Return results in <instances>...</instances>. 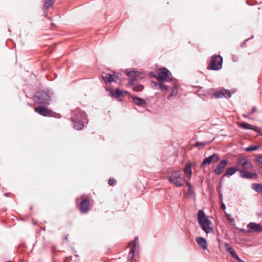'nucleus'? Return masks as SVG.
Segmentation results:
<instances>
[{
  "instance_id": "1",
  "label": "nucleus",
  "mask_w": 262,
  "mask_h": 262,
  "mask_svg": "<svg viewBox=\"0 0 262 262\" xmlns=\"http://www.w3.org/2000/svg\"><path fill=\"white\" fill-rule=\"evenodd\" d=\"M71 121L73 123L75 129L81 130L84 127V123H88V119L84 112L79 108H76L72 111Z\"/></svg>"
},
{
  "instance_id": "2",
  "label": "nucleus",
  "mask_w": 262,
  "mask_h": 262,
  "mask_svg": "<svg viewBox=\"0 0 262 262\" xmlns=\"http://www.w3.org/2000/svg\"><path fill=\"white\" fill-rule=\"evenodd\" d=\"M171 82L170 84H165V95L168 99L176 96L178 93L177 80L172 78L171 73L165 68V82Z\"/></svg>"
},
{
  "instance_id": "3",
  "label": "nucleus",
  "mask_w": 262,
  "mask_h": 262,
  "mask_svg": "<svg viewBox=\"0 0 262 262\" xmlns=\"http://www.w3.org/2000/svg\"><path fill=\"white\" fill-rule=\"evenodd\" d=\"M198 219L200 225L206 234L213 233V228L210 226L211 222L201 210L198 212Z\"/></svg>"
},
{
  "instance_id": "4",
  "label": "nucleus",
  "mask_w": 262,
  "mask_h": 262,
  "mask_svg": "<svg viewBox=\"0 0 262 262\" xmlns=\"http://www.w3.org/2000/svg\"><path fill=\"white\" fill-rule=\"evenodd\" d=\"M151 77H155L157 80V82L152 81L151 85L156 89L163 90L164 85L163 82L164 81V68H160L159 70L158 75H156L154 72L150 73Z\"/></svg>"
},
{
  "instance_id": "5",
  "label": "nucleus",
  "mask_w": 262,
  "mask_h": 262,
  "mask_svg": "<svg viewBox=\"0 0 262 262\" xmlns=\"http://www.w3.org/2000/svg\"><path fill=\"white\" fill-rule=\"evenodd\" d=\"M34 100L39 104L46 105L49 104L51 98L48 92L39 91L35 94Z\"/></svg>"
},
{
  "instance_id": "6",
  "label": "nucleus",
  "mask_w": 262,
  "mask_h": 262,
  "mask_svg": "<svg viewBox=\"0 0 262 262\" xmlns=\"http://www.w3.org/2000/svg\"><path fill=\"white\" fill-rule=\"evenodd\" d=\"M169 181L177 187L183 186L185 181L181 178L180 172L173 171L168 174L167 176Z\"/></svg>"
},
{
  "instance_id": "7",
  "label": "nucleus",
  "mask_w": 262,
  "mask_h": 262,
  "mask_svg": "<svg viewBox=\"0 0 262 262\" xmlns=\"http://www.w3.org/2000/svg\"><path fill=\"white\" fill-rule=\"evenodd\" d=\"M236 165L239 170H251L253 168L252 163L245 157H241L236 161Z\"/></svg>"
},
{
  "instance_id": "8",
  "label": "nucleus",
  "mask_w": 262,
  "mask_h": 262,
  "mask_svg": "<svg viewBox=\"0 0 262 262\" xmlns=\"http://www.w3.org/2000/svg\"><path fill=\"white\" fill-rule=\"evenodd\" d=\"M223 59L220 55L212 56L208 68L212 70H219L222 67Z\"/></svg>"
},
{
  "instance_id": "9",
  "label": "nucleus",
  "mask_w": 262,
  "mask_h": 262,
  "mask_svg": "<svg viewBox=\"0 0 262 262\" xmlns=\"http://www.w3.org/2000/svg\"><path fill=\"white\" fill-rule=\"evenodd\" d=\"M219 160L220 158L219 155L217 154H213L204 159L201 165V168H204L206 165H209L211 163H216Z\"/></svg>"
},
{
  "instance_id": "10",
  "label": "nucleus",
  "mask_w": 262,
  "mask_h": 262,
  "mask_svg": "<svg viewBox=\"0 0 262 262\" xmlns=\"http://www.w3.org/2000/svg\"><path fill=\"white\" fill-rule=\"evenodd\" d=\"M35 111L40 115L46 117H51L53 116L54 112L43 106H39L35 108Z\"/></svg>"
},
{
  "instance_id": "11",
  "label": "nucleus",
  "mask_w": 262,
  "mask_h": 262,
  "mask_svg": "<svg viewBox=\"0 0 262 262\" xmlns=\"http://www.w3.org/2000/svg\"><path fill=\"white\" fill-rule=\"evenodd\" d=\"M78 208L81 213H86L90 209V200L88 198L84 199L80 202Z\"/></svg>"
},
{
  "instance_id": "12",
  "label": "nucleus",
  "mask_w": 262,
  "mask_h": 262,
  "mask_svg": "<svg viewBox=\"0 0 262 262\" xmlns=\"http://www.w3.org/2000/svg\"><path fill=\"white\" fill-rule=\"evenodd\" d=\"M102 78L106 84L110 83L118 79L119 77L118 75H112L110 73H103Z\"/></svg>"
},
{
  "instance_id": "13",
  "label": "nucleus",
  "mask_w": 262,
  "mask_h": 262,
  "mask_svg": "<svg viewBox=\"0 0 262 262\" xmlns=\"http://www.w3.org/2000/svg\"><path fill=\"white\" fill-rule=\"evenodd\" d=\"M225 247L226 250L230 254V255L234 259L238 261V262H243V261L237 255L235 250L229 244L225 243Z\"/></svg>"
},
{
  "instance_id": "14",
  "label": "nucleus",
  "mask_w": 262,
  "mask_h": 262,
  "mask_svg": "<svg viewBox=\"0 0 262 262\" xmlns=\"http://www.w3.org/2000/svg\"><path fill=\"white\" fill-rule=\"evenodd\" d=\"M138 237H136L135 239L134 240L133 244H132L131 243H129V246H131V249L128 254V260H132L134 256L135 249L136 246L138 245Z\"/></svg>"
},
{
  "instance_id": "15",
  "label": "nucleus",
  "mask_w": 262,
  "mask_h": 262,
  "mask_svg": "<svg viewBox=\"0 0 262 262\" xmlns=\"http://www.w3.org/2000/svg\"><path fill=\"white\" fill-rule=\"evenodd\" d=\"M227 165V161L226 160H222L220 163L216 166L215 168L214 169V172L217 175L221 174L224 169H225L226 166Z\"/></svg>"
},
{
  "instance_id": "16",
  "label": "nucleus",
  "mask_w": 262,
  "mask_h": 262,
  "mask_svg": "<svg viewBox=\"0 0 262 262\" xmlns=\"http://www.w3.org/2000/svg\"><path fill=\"white\" fill-rule=\"evenodd\" d=\"M213 96L214 97L217 98L222 97L230 98L231 94L229 91L225 89H222L214 93L213 94Z\"/></svg>"
},
{
  "instance_id": "17",
  "label": "nucleus",
  "mask_w": 262,
  "mask_h": 262,
  "mask_svg": "<svg viewBox=\"0 0 262 262\" xmlns=\"http://www.w3.org/2000/svg\"><path fill=\"white\" fill-rule=\"evenodd\" d=\"M238 126L244 129H251L255 131L256 132L259 133L260 131V128L256 126L252 125L248 123L243 122L237 123Z\"/></svg>"
},
{
  "instance_id": "18",
  "label": "nucleus",
  "mask_w": 262,
  "mask_h": 262,
  "mask_svg": "<svg viewBox=\"0 0 262 262\" xmlns=\"http://www.w3.org/2000/svg\"><path fill=\"white\" fill-rule=\"evenodd\" d=\"M126 75L131 78L128 82V85H133L134 84V81L137 80V77L139 75L138 71H130L126 73Z\"/></svg>"
},
{
  "instance_id": "19",
  "label": "nucleus",
  "mask_w": 262,
  "mask_h": 262,
  "mask_svg": "<svg viewBox=\"0 0 262 262\" xmlns=\"http://www.w3.org/2000/svg\"><path fill=\"white\" fill-rule=\"evenodd\" d=\"M247 170H240V176L241 177L245 179H254L257 177V174L254 172H250L247 171Z\"/></svg>"
},
{
  "instance_id": "20",
  "label": "nucleus",
  "mask_w": 262,
  "mask_h": 262,
  "mask_svg": "<svg viewBox=\"0 0 262 262\" xmlns=\"http://www.w3.org/2000/svg\"><path fill=\"white\" fill-rule=\"evenodd\" d=\"M247 228L250 230L251 232H260L262 231V227L258 224L255 223H250L248 226Z\"/></svg>"
},
{
  "instance_id": "21",
  "label": "nucleus",
  "mask_w": 262,
  "mask_h": 262,
  "mask_svg": "<svg viewBox=\"0 0 262 262\" xmlns=\"http://www.w3.org/2000/svg\"><path fill=\"white\" fill-rule=\"evenodd\" d=\"M196 241L200 248L204 250L207 249V243L205 238L202 237H198L196 238Z\"/></svg>"
},
{
  "instance_id": "22",
  "label": "nucleus",
  "mask_w": 262,
  "mask_h": 262,
  "mask_svg": "<svg viewBox=\"0 0 262 262\" xmlns=\"http://www.w3.org/2000/svg\"><path fill=\"white\" fill-rule=\"evenodd\" d=\"M115 93L113 92V91H110V95L112 97H115L116 98H118L119 97H122L125 95L126 94L128 93L127 91H122L120 90L119 89H116Z\"/></svg>"
},
{
  "instance_id": "23",
  "label": "nucleus",
  "mask_w": 262,
  "mask_h": 262,
  "mask_svg": "<svg viewBox=\"0 0 262 262\" xmlns=\"http://www.w3.org/2000/svg\"><path fill=\"white\" fill-rule=\"evenodd\" d=\"M134 103L140 106L145 107L147 105L146 101L142 98L138 97H134L132 98Z\"/></svg>"
},
{
  "instance_id": "24",
  "label": "nucleus",
  "mask_w": 262,
  "mask_h": 262,
  "mask_svg": "<svg viewBox=\"0 0 262 262\" xmlns=\"http://www.w3.org/2000/svg\"><path fill=\"white\" fill-rule=\"evenodd\" d=\"M238 170H239V169L237 167H232L227 168L226 170V172L224 174V176H232V174L235 173L236 171Z\"/></svg>"
},
{
  "instance_id": "25",
  "label": "nucleus",
  "mask_w": 262,
  "mask_h": 262,
  "mask_svg": "<svg viewBox=\"0 0 262 262\" xmlns=\"http://www.w3.org/2000/svg\"><path fill=\"white\" fill-rule=\"evenodd\" d=\"M56 0H46L43 5V9L48 10L53 5Z\"/></svg>"
},
{
  "instance_id": "26",
  "label": "nucleus",
  "mask_w": 262,
  "mask_h": 262,
  "mask_svg": "<svg viewBox=\"0 0 262 262\" xmlns=\"http://www.w3.org/2000/svg\"><path fill=\"white\" fill-rule=\"evenodd\" d=\"M184 172L186 177L190 178L191 174V168L189 165H186L184 169Z\"/></svg>"
},
{
  "instance_id": "27",
  "label": "nucleus",
  "mask_w": 262,
  "mask_h": 262,
  "mask_svg": "<svg viewBox=\"0 0 262 262\" xmlns=\"http://www.w3.org/2000/svg\"><path fill=\"white\" fill-rule=\"evenodd\" d=\"M252 188L258 192H262V185L259 184H254Z\"/></svg>"
},
{
  "instance_id": "28",
  "label": "nucleus",
  "mask_w": 262,
  "mask_h": 262,
  "mask_svg": "<svg viewBox=\"0 0 262 262\" xmlns=\"http://www.w3.org/2000/svg\"><path fill=\"white\" fill-rule=\"evenodd\" d=\"M255 161L257 163L258 166L262 168V155H258L256 156Z\"/></svg>"
},
{
  "instance_id": "29",
  "label": "nucleus",
  "mask_w": 262,
  "mask_h": 262,
  "mask_svg": "<svg viewBox=\"0 0 262 262\" xmlns=\"http://www.w3.org/2000/svg\"><path fill=\"white\" fill-rule=\"evenodd\" d=\"M211 143V142H197L195 144V146L196 147H199L200 146H201V148L204 147L205 146Z\"/></svg>"
},
{
  "instance_id": "30",
  "label": "nucleus",
  "mask_w": 262,
  "mask_h": 262,
  "mask_svg": "<svg viewBox=\"0 0 262 262\" xmlns=\"http://www.w3.org/2000/svg\"><path fill=\"white\" fill-rule=\"evenodd\" d=\"M258 148V146H250L247 147L245 150L247 151H252L256 150Z\"/></svg>"
},
{
  "instance_id": "31",
  "label": "nucleus",
  "mask_w": 262,
  "mask_h": 262,
  "mask_svg": "<svg viewBox=\"0 0 262 262\" xmlns=\"http://www.w3.org/2000/svg\"><path fill=\"white\" fill-rule=\"evenodd\" d=\"M144 89L143 85H138L134 87L133 90L135 91H142Z\"/></svg>"
},
{
  "instance_id": "32",
  "label": "nucleus",
  "mask_w": 262,
  "mask_h": 262,
  "mask_svg": "<svg viewBox=\"0 0 262 262\" xmlns=\"http://www.w3.org/2000/svg\"><path fill=\"white\" fill-rule=\"evenodd\" d=\"M184 182H185V181ZM186 183L187 186L188 187V191H189L190 194H192L193 193V191L192 190V186L191 185V184L190 183H188L187 182H186Z\"/></svg>"
},
{
  "instance_id": "33",
  "label": "nucleus",
  "mask_w": 262,
  "mask_h": 262,
  "mask_svg": "<svg viewBox=\"0 0 262 262\" xmlns=\"http://www.w3.org/2000/svg\"><path fill=\"white\" fill-rule=\"evenodd\" d=\"M115 180L113 179H110L108 181V184L110 185V186H113L114 183H115Z\"/></svg>"
},
{
  "instance_id": "34",
  "label": "nucleus",
  "mask_w": 262,
  "mask_h": 262,
  "mask_svg": "<svg viewBox=\"0 0 262 262\" xmlns=\"http://www.w3.org/2000/svg\"><path fill=\"white\" fill-rule=\"evenodd\" d=\"M256 111V107H253V108H252V110H251V112H250V114H252L254 113Z\"/></svg>"
},
{
  "instance_id": "35",
  "label": "nucleus",
  "mask_w": 262,
  "mask_h": 262,
  "mask_svg": "<svg viewBox=\"0 0 262 262\" xmlns=\"http://www.w3.org/2000/svg\"><path fill=\"white\" fill-rule=\"evenodd\" d=\"M221 209H222L223 210H225V209H226V206H225V204H222L221 205Z\"/></svg>"
},
{
  "instance_id": "36",
  "label": "nucleus",
  "mask_w": 262,
  "mask_h": 262,
  "mask_svg": "<svg viewBox=\"0 0 262 262\" xmlns=\"http://www.w3.org/2000/svg\"><path fill=\"white\" fill-rule=\"evenodd\" d=\"M67 239H68V235H65V236L63 237V239H64V240H67Z\"/></svg>"
},
{
  "instance_id": "37",
  "label": "nucleus",
  "mask_w": 262,
  "mask_h": 262,
  "mask_svg": "<svg viewBox=\"0 0 262 262\" xmlns=\"http://www.w3.org/2000/svg\"><path fill=\"white\" fill-rule=\"evenodd\" d=\"M243 116L245 117H247V116L246 115H244Z\"/></svg>"
},
{
  "instance_id": "38",
  "label": "nucleus",
  "mask_w": 262,
  "mask_h": 262,
  "mask_svg": "<svg viewBox=\"0 0 262 262\" xmlns=\"http://www.w3.org/2000/svg\"><path fill=\"white\" fill-rule=\"evenodd\" d=\"M77 116H78V117H80V114H78V115H77Z\"/></svg>"
}]
</instances>
